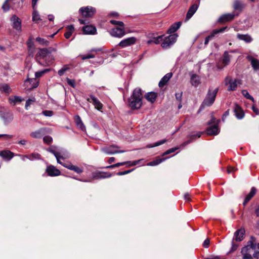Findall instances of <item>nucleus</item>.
I'll return each mask as SVG.
<instances>
[{
    "label": "nucleus",
    "instance_id": "ddd939ff",
    "mask_svg": "<svg viewBox=\"0 0 259 259\" xmlns=\"http://www.w3.org/2000/svg\"><path fill=\"white\" fill-rule=\"evenodd\" d=\"M112 174L107 172H103L100 171H96L92 174L93 179H103L105 178H110Z\"/></svg>",
    "mask_w": 259,
    "mask_h": 259
},
{
    "label": "nucleus",
    "instance_id": "49530a36",
    "mask_svg": "<svg viewBox=\"0 0 259 259\" xmlns=\"http://www.w3.org/2000/svg\"><path fill=\"white\" fill-rule=\"evenodd\" d=\"M35 101V99L34 98H32L31 99H28L25 104V108L28 109V107H29L31 105H32Z\"/></svg>",
    "mask_w": 259,
    "mask_h": 259
},
{
    "label": "nucleus",
    "instance_id": "7ed1b4c3",
    "mask_svg": "<svg viewBox=\"0 0 259 259\" xmlns=\"http://www.w3.org/2000/svg\"><path fill=\"white\" fill-rule=\"evenodd\" d=\"M218 90L219 89L218 88L215 89L213 91L209 90L205 98L201 105V109L204 108L206 106H210L212 105L214 102Z\"/></svg>",
    "mask_w": 259,
    "mask_h": 259
},
{
    "label": "nucleus",
    "instance_id": "f704fd0d",
    "mask_svg": "<svg viewBox=\"0 0 259 259\" xmlns=\"http://www.w3.org/2000/svg\"><path fill=\"white\" fill-rule=\"evenodd\" d=\"M157 97L156 94L154 92L148 93L145 95L146 99L151 103L154 102Z\"/></svg>",
    "mask_w": 259,
    "mask_h": 259
},
{
    "label": "nucleus",
    "instance_id": "58836bf2",
    "mask_svg": "<svg viewBox=\"0 0 259 259\" xmlns=\"http://www.w3.org/2000/svg\"><path fill=\"white\" fill-rule=\"evenodd\" d=\"M166 142V140H165V139L162 140H160L159 141H158V142L154 143L153 144H148L146 146V147L149 148H153L155 147L160 146V145L165 143Z\"/></svg>",
    "mask_w": 259,
    "mask_h": 259
},
{
    "label": "nucleus",
    "instance_id": "4d7b16f0",
    "mask_svg": "<svg viewBox=\"0 0 259 259\" xmlns=\"http://www.w3.org/2000/svg\"><path fill=\"white\" fill-rule=\"evenodd\" d=\"M178 148H172L170 149H168L164 153L163 155H167L172 152H174Z\"/></svg>",
    "mask_w": 259,
    "mask_h": 259
},
{
    "label": "nucleus",
    "instance_id": "f03ea898",
    "mask_svg": "<svg viewBox=\"0 0 259 259\" xmlns=\"http://www.w3.org/2000/svg\"><path fill=\"white\" fill-rule=\"evenodd\" d=\"M47 150L55 156L57 162L59 164H62L61 159H64L69 157V153L67 151L54 145L50 146Z\"/></svg>",
    "mask_w": 259,
    "mask_h": 259
},
{
    "label": "nucleus",
    "instance_id": "412c9836",
    "mask_svg": "<svg viewBox=\"0 0 259 259\" xmlns=\"http://www.w3.org/2000/svg\"><path fill=\"white\" fill-rule=\"evenodd\" d=\"M11 20L13 22V27L18 30H20L21 29V21L20 19L16 15H14L12 17Z\"/></svg>",
    "mask_w": 259,
    "mask_h": 259
},
{
    "label": "nucleus",
    "instance_id": "c85d7f7f",
    "mask_svg": "<svg viewBox=\"0 0 259 259\" xmlns=\"http://www.w3.org/2000/svg\"><path fill=\"white\" fill-rule=\"evenodd\" d=\"M237 38L239 40H243L246 43L251 42L252 41V38L249 34H237Z\"/></svg>",
    "mask_w": 259,
    "mask_h": 259
},
{
    "label": "nucleus",
    "instance_id": "c03bdc74",
    "mask_svg": "<svg viewBox=\"0 0 259 259\" xmlns=\"http://www.w3.org/2000/svg\"><path fill=\"white\" fill-rule=\"evenodd\" d=\"M50 71V69H45L43 70L36 72L35 76L36 77H39L41 76L44 73L48 72Z\"/></svg>",
    "mask_w": 259,
    "mask_h": 259
},
{
    "label": "nucleus",
    "instance_id": "09e8293b",
    "mask_svg": "<svg viewBox=\"0 0 259 259\" xmlns=\"http://www.w3.org/2000/svg\"><path fill=\"white\" fill-rule=\"evenodd\" d=\"M69 69V67L67 66H64L61 69H60L58 72V75L60 76H62L64 73L67 71Z\"/></svg>",
    "mask_w": 259,
    "mask_h": 259
},
{
    "label": "nucleus",
    "instance_id": "c9c22d12",
    "mask_svg": "<svg viewBox=\"0 0 259 259\" xmlns=\"http://www.w3.org/2000/svg\"><path fill=\"white\" fill-rule=\"evenodd\" d=\"M244 7V5L238 0H236L234 4V9L235 10L241 11Z\"/></svg>",
    "mask_w": 259,
    "mask_h": 259
},
{
    "label": "nucleus",
    "instance_id": "8fccbe9b",
    "mask_svg": "<svg viewBox=\"0 0 259 259\" xmlns=\"http://www.w3.org/2000/svg\"><path fill=\"white\" fill-rule=\"evenodd\" d=\"M43 140L45 143L49 144L52 143L53 139L51 137L47 136L44 137Z\"/></svg>",
    "mask_w": 259,
    "mask_h": 259
},
{
    "label": "nucleus",
    "instance_id": "423d86ee",
    "mask_svg": "<svg viewBox=\"0 0 259 259\" xmlns=\"http://www.w3.org/2000/svg\"><path fill=\"white\" fill-rule=\"evenodd\" d=\"M178 35L176 33L169 35L165 37L161 44V47L164 49H167L172 45L176 41Z\"/></svg>",
    "mask_w": 259,
    "mask_h": 259
},
{
    "label": "nucleus",
    "instance_id": "f8f14e48",
    "mask_svg": "<svg viewBox=\"0 0 259 259\" xmlns=\"http://www.w3.org/2000/svg\"><path fill=\"white\" fill-rule=\"evenodd\" d=\"M87 100L90 103H92L95 108L98 110H101L103 107V105L101 102L94 95L91 94L90 98H87Z\"/></svg>",
    "mask_w": 259,
    "mask_h": 259
},
{
    "label": "nucleus",
    "instance_id": "79ce46f5",
    "mask_svg": "<svg viewBox=\"0 0 259 259\" xmlns=\"http://www.w3.org/2000/svg\"><path fill=\"white\" fill-rule=\"evenodd\" d=\"M27 156H26V158L30 160L40 159V155L37 153H32Z\"/></svg>",
    "mask_w": 259,
    "mask_h": 259
},
{
    "label": "nucleus",
    "instance_id": "6e6d98bb",
    "mask_svg": "<svg viewBox=\"0 0 259 259\" xmlns=\"http://www.w3.org/2000/svg\"><path fill=\"white\" fill-rule=\"evenodd\" d=\"M66 80L69 85H70V86L74 88L75 87V83L74 80L70 79L68 78H67Z\"/></svg>",
    "mask_w": 259,
    "mask_h": 259
},
{
    "label": "nucleus",
    "instance_id": "a878e982",
    "mask_svg": "<svg viewBox=\"0 0 259 259\" xmlns=\"http://www.w3.org/2000/svg\"><path fill=\"white\" fill-rule=\"evenodd\" d=\"M83 33L85 34H95L97 30L95 27L92 25H86L82 28Z\"/></svg>",
    "mask_w": 259,
    "mask_h": 259
},
{
    "label": "nucleus",
    "instance_id": "4be33fe9",
    "mask_svg": "<svg viewBox=\"0 0 259 259\" xmlns=\"http://www.w3.org/2000/svg\"><path fill=\"white\" fill-rule=\"evenodd\" d=\"M245 233L244 229H240L237 230L234 235L233 240L236 241H241L243 239V236Z\"/></svg>",
    "mask_w": 259,
    "mask_h": 259
},
{
    "label": "nucleus",
    "instance_id": "4c0bfd02",
    "mask_svg": "<svg viewBox=\"0 0 259 259\" xmlns=\"http://www.w3.org/2000/svg\"><path fill=\"white\" fill-rule=\"evenodd\" d=\"M253 256L255 258H259V243L256 244L253 242Z\"/></svg>",
    "mask_w": 259,
    "mask_h": 259
},
{
    "label": "nucleus",
    "instance_id": "69168bd1",
    "mask_svg": "<svg viewBox=\"0 0 259 259\" xmlns=\"http://www.w3.org/2000/svg\"><path fill=\"white\" fill-rule=\"evenodd\" d=\"M0 137H4L5 139H8L12 138L13 136L7 134H0Z\"/></svg>",
    "mask_w": 259,
    "mask_h": 259
},
{
    "label": "nucleus",
    "instance_id": "1a4fd4ad",
    "mask_svg": "<svg viewBox=\"0 0 259 259\" xmlns=\"http://www.w3.org/2000/svg\"><path fill=\"white\" fill-rule=\"evenodd\" d=\"M118 147L115 145H111L109 147H104L102 150L107 154H114L115 153H124V150H118Z\"/></svg>",
    "mask_w": 259,
    "mask_h": 259
},
{
    "label": "nucleus",
    "instance_id": "bb28decb",
    "mask_svg": "<svg viewBox=\"0 0 259 259\" xmlns=\"http://www.w3.org/2000/svg\"><path fill=\"white\" fill-rule=\"evenodd\" d=\"M0 156L6 160H11L14 156V153L9 150H4L0 152Z\"/></svg>",
    "mask_w": 259,
    "mask_h": 259
},
{
    "label": "nucleus",
    "instance_id": "a211bd4d",
    "mask_svg": "<svg viewBox=\"0 0 259 259\" xmlns=\"http://www.w3.org/2000/svg\"><path fill=\"white\" fill-rule=\"evenodd\" d=\"M220 122V120H217L216 124H214L212 126L207 128V134L208 135H217L220 133V130L218 127V124Z\"/></svg>",
    "mask_w": 259,
    "mask_h": 259
},
{
    "label": "nucleus",
    "instance_id": "4468645a",
    "mask_svg": "<svg viewBox=\"0 0 259 259\" xmlns=\"http://www.w3.org/2000/svg\"><path fill=\"white\" fill-rule=\"evenodd\" d=\"M226 28L227 27H224L219 29H215L213 30L211 32L210 34L205 38L204 41V45H207L208 44L210 40H211L212 38H213L219 33L223 32L226 30Z\"/></svg>",
    "mask_w": 259,
    "mask_h": 259
},
{
    "label": "nucleus",
    "instance_id": "a19ab883",
    "mask_svg": "<svg viewBox=\"0 0 259 259\" xmlns=\"http://www.w3.org/2000/svg\"><path fill=\"white\" fill-rule=\"evenodd\" d=\"M11 0H6L3 4L2 6V9L3 10L4 12H6L10 10V6L9 2H10Z\"/></svg>",
    "mask_w": 259,
    "mask_h": 259
},
{
    "label": "nucleus",
    "instance_id": "ea45409f",
    "mask_svg": "<svg viewBox=\"0 0 259 259\" xmlns=\"http://www.w3.org/2000/svg\"><path fill=\"white\" fill-rule=\"evenodd\" d=\"M28 82L33 84L32 87L30 88V89L35 88L38 85V82L36 81V80L35 78L28 79L27 80L25 81V83H28Z\"/></svg>",
    "mask_w": 259,
    "mask_h": 259
},
{
    "label": "nucleus",
    "instance_id": "f3484780",
    "mask_svg": "<svg viewBox=\"0 0 259 259\" xmlns=\"http://www.w3.org/2000/svg\"><path fill=\"white\" fill-rule=\"evenodd\" d=\"M46 128H41L30 134V136L34 139H40L43 137L46 132Z\"/></svg>",
    "mask_w": 259,
    "mask_h": 259
},
{
    "label": "nucleus",
    "instance_id": "bf43d9fd",
    "mask_svg": "<svg viewBox=\"0 0 259 259\" xmlns=\"http://www.w3.org/2000/svg\"><path fill=\"white\" fill-rule=\"evenodd\" d=\"M133 170H125V171H120V172H118L116 175L117 176H122V175H126V174H129L130 172H131Z\"/></svg>",
    "mask_w": 259,
    "mask_h": 259
},
{
    "label": "nucleus",
    "instance_id": "37998d69",
    "mask_svg": "<svg viewBox=\"0 0 259 259\" xmlns=\"http://www.w3.org/2000/svg\"><path fill=\"white\" fill-rule=\"evenodd\" d=\"M36 40L42 45L48 46L49 44L48 41L40 37H37L36 38Z\"/></svg>",
    "mask_w": 259,
    "mask_h": 259
},
{
    "label": "nucleus",
    "instance_id": "2f4dec72",
    "mask_svg": "<svg viewBox=\"0 0 259 259\" xmlns=\"http://www.w3.org/2000/svg\"><path fill=\"white\" fill-rule=\"evenodd\" d=\"M231 58V56L229 54L228 52L226 51L224 52L222 58V63L224 66H226L229 64Z\"/></svg>",
    "mask_w": 259,
    "mask_h": 259
},
{
    "label": "nucleus",
    "instance_id": "9b49d317",
    "mask_svg": "<svg viewBox=\"0 0 259 259\" xmlns=\"http://www.w3.org/2000/svg\"><path fill=\"white\" fill-rule=\"evenodd\" d=\"M137 39L135 37H130L122 40L118 44V46L121 48H125L135 44Z\"/></svg>",
    "mask_w": 259,
    "mask_h": 259
},
{
    "label": "nucleus",
    "instance_id": "e433bc0d",
    "mask_svg": "<svg viewBox=\"0 0 259 259\" xmlns=\"http://www.w3.org/2000/svg\"><path fill=\"white\" fill-rule=\"evenodd\" d=\"M166 158H157L152 161H151L147 163L148 166H156L162 162L164 161Z\"/></svg>",
    "mask_w": 259,
    "mask_h": 259
},
{
    "label": "nucleus",
    "instance_id": "338daca9",
    "mask_svg": "<svg viewBox=\"0 0 259 259\" xmlns=\"http://www.w3.org/2000/svg\"><path fill=\"white\" fill-rule=\"evenodd\" d=\"M94 58H95V56L94 55L88 54L87 55L83 56L82 58L83 60H85V59Z\"/></svg>",
    "mask_w": 259,
    "mask_h": 259
},
{
    "label": "nucleus",
    "instance_id": "052dcab7",
    "mask_svg": "<svg viewBox=\"0 0 259 259\" xmlns=\"http://www.w3.org/2000/svg\"><path fill=\"white\" fill-rule=\"evenodd\" d=\"M175 96L176 99L179 102H181L182 100V93H176Z\"/></svg>",
    "mask_w": 259,
    "mask_h": 259
},
{
    "label": "nucleus",
    "instance_id": "f257e3e1",
    "mask_svg": "<svg viewBox=\"0 0 259 259\" xmlns=\"http://www.w3.org/2000/svg\"><path fill=\"white\" fill-rule=\"evenodd\" d=\"M143 95L141 89L136 88L133 92L132 95L128 99L129 106L133 109H138L142 105Z\"/></svg>",
    "mask_w": 259,
    "mask_h": 259
},
{
    "label": "nucleus",
    "instance_id": "6e6552de",
    "mask_svg": "<svg viewBox=\"0 0 259 259\" xmlns=\"http://www.w3.org/2000/svg\"><path fill=\"white\" fill-rule=\"evenodd\" d=\"M239 80L227 77L225 79V84L228 86V91H231L236 90Z\"/></svg>",
    "mask_w": 259,
    "mask_h": 259
},
{
    "label": "nucleus",
    "instance_id": "3c124183",
    "mask_svg": "<svg viewBox=\"0 0 259 259\" xmlns=\"http://www.w3.org/2000/svg\"><path fill=\"white\" fill-rule=\"evenodd\" d=\"M110 23L114 25H118L119 26L123 27L124 23L122 21H118L116 20H112L110 21Z\"/></svg>",
    "mask_w": 259,
    "mask_h": 259
},
{
    "label": "nucleus",
    "instance_id": "7c9ffc66",
    "mask_svg": "<svg viewBox=\"0 0 259 259\" xmlns=\"http://www.w3.org/2000/svg\"><path fill=\"white\" fill-rule=\"evenodd\" d=\"M182 23L178 22L173 24L167 30L168 33H172L176 32L181 26Z\"/></svg>",
    "mask_w": 259,
    "mask_h": 259
},
{
    "label": "nucleus",
    "instance_id": "cd10ccee",
    "mask_svg": "<svg viewBox=\"0 0 259 259\" xmlns=\"http://www.w3.org/2000/svg\"><path fill=\"white\" fill-rule=\"evenodd\" d=\"M172 76V74L171 73H168L166 74L160 80L159 82V87H163L164 86L166 83L169 81V80L171 78Z\"/></svg>",
    "mask_w": 259,
    "mask_h": 259
},
{
    "label": "nucleus",
    "instance_id": "5fc2aeb1",
    "mask_svg": "<svg viewBox=\"0 0 259 259\" xmlns=\"http://www.w3.org/2000/svg\"><path fill=\"white\" fill-rule=\"evenodd\" d=\"M62 165H63L64 167L71 170V166H72L73 164H72L71 163L69 162H62V164H61Z\"/></svg>",
    "mask_w": 259,
    "mask_h": 259
},
{
    "label": "nucleus",
    "instance_id": "13d9d810",
    "mask_svg": "<svg viewBox=\"0 0 259 259\" xmlns=\"http://www.w3.org/2000/svg\"><path fill=\"white\" fill-rule=\"evenodd\" d=\"M2 90L8 93L10 91V87L8 84H4L2 87Z\"/></svg>",
    "mask_w": 259,
    "mask_h": 259
},
{
    "label": "nucleus",
    "instance_id": "39448f33",
    "mask_svg": "<svg viewBox=\"0 0 259 259\" xmlns=\"http://www.w3.org/2000/svg\"><path fill=\"white\" fill-rule=\"evenodd\" d=\"M51 55V52L47 48L40 49L36 55V59L38 63L43 66H49V63L46 62L45 64L40 61V60L44 59Z\"/></svg>",
    "mask_w": 259,
    "mask_h": 259
},
{
    "label": "nucleus",
    "instance_id": "393cba45",
    "mask_svg": "<svg viewBox=\"0 0 259 259\" xmlns=\"http://www.w3.org/2000/svg\"><path fill=\"white\" fill-rule=\"evenodd\" d=\"M234 112L236 117L239 119H241L244 116V113L241 108L237 104H235Z\"/></svg>",
    "mask_w": 259,
    "mask_h": 259
},
{
    "label": "nucleus",
    "instance_id": "c756f323",
    "mask_svg": "<svg viewBox=\"0 0 259 259\" xmlns=\"http://www.w3.org/2000/svg\"><path fill=\"white\" fill-rule=\"evenodd\" d=\"M75 121L77 126L81 131H84L85 130V126L82 122L80 117L78 115L75 116Z\"/></svg>",
    "mask_w": 259,
    "mask_h": 259
},
{
    "label": "nucleus",
    "instance_id": "9d476101",
    "mask_svg": "<svg viewBox=\"0 0 259 259\" xmlns=\"http://www.w3.org/2000/svg\"><path fill=\"white\" fill-rule=\"evenodd\" d=\"M110 34L113 37L121 38L125 35V32L123 28L117 27L112 29L110 31Z\"/></svg>",
    "mask_w": 259,
    "mask_h": 259
},
{
    "label": "nucleus",
    "instance_id": "6ab92c4d",
    "mask_svg": "<svg viewBox=\"0 0 259 259\" xmlns=\"http://www.w3.org/2000/svg\"><path fill=\"white\" fill-rule=\"evenodd\" d=\"M235 14L234 13H228L223 15L218 20V22L221 23L229 21L234 19Z\"/></svg>",
    "mask_w": 259,
    "mask_h": 259
},
{
    "label": "nucleus",
    "instance_id": "a18cd8bd",
    "mask_svg": "<svg viewBox=\"0 0 259 259\" xmlns=\"http://www.w3.org/2000/svg\"><path fill=\"white\" fill-rule=\"evenodd\" d=\"M242 94L246 99H250L252 101L254 100L253 98L251 95H249V93L247 90H243L242 91Z\"/></svg>",
    "mask_w": 259,
    "mask_h": 259
},
{
    "label": "nucleus",
    "instance_id": "0e129e2a",
    "mask_svg": "<svg viewBox=\"0 0 259 259\" xmlns=\"http://www.w3.org/2000/svg\"><path fill=\"white\" fill-rule=\"evenodd\" d=\"M21 101V98L19 97L15 96L13 99L11 100V102L16 103Z\"/></svg>",
    "mask_w": 259,
    "mask_h": 259
},
{
    "label": "nucleus",
    "instance_id": "5701e85b",
    "mask_svg": "<svg viewBox=\"0 0 259 259\" xmlns=\"http://www.w3.org/2000/svg\"><path fill=\"white\" fill-rule=\"evenodd\" d=\"M198 8V6L197 4H194L190 7L186 15V21L189 20L193 16Z\"/></svg>",
    "mask_w": 259,
    "mask_h": 259
},
{
    "label": "nucleus",
    "instance_id": "2eb2a0df",
    "mask_svg": "<svg viewBox=\"0 0 259 259\" xmlns=\"http://www.w3.org/2000/svg\"><path fill=\"white\" fill-rule=\"evenodd\" d=\"M48 175L50 177H56L61 175V171L53 165H49L46 168Z\"/></svg>",
    "mask_w": 259,
    "mask_h": 259
},
{
    "label": "nucleus",
    "instance_id": "de8ad7c7",
    "mask_svg": "<svg viewBox=\"0 0 259 259\" xmlns=\"http://www.w3.org/2000/svg\"><path fill=\"white\" fill-rule=\"evenodd\" d=\"M70 167L71 170H73L77 174H80L83 171V170L81 168L73 165Z\"/></svg>",
    "mask_w": 259,
    "mask_h": 259
},
{
    "label": "nucleus",
    "instance_id": "20e7f679",
    "mask_svg": "<svg viewBox=\"0 0 259 259\" xmlns=\"http://www.w3.org/2000/svg\"><path fill=\"white\" fill-rule=\"evenodd\" d=\"M251 240L248 242L246 246L243 247L241 250V253L243 255L242 259H252V253L253 252V238H251Z\"/></svg>",
    "mask_w": 259,
    "mask_h": 259
},
{
    "label": "nucleus",
    "instance_id": "0eeeda50",
    "mask_svg": "<svg viewBox=\"0 0 259 259\" xmlns=\"http://www.w3.org/2000/svg\"><path fill=\"white\" fill-rule=\"evenodd\" d=\"M79 12L83 17L90 18L93 17L96 13V9L93 7L89 6L82 7L79 9Z\"/></svg>",
    "mask_w": 259,
    "mask_h": 259
},
{
    "label": "nucleus",
    "instance_id": "b1692460",
    "mask_svg": "<svg viewBox=\"0 0 259 259\" xmlns=\"http://www.w3.org/2000/svg\"><path fill=\"white\" fill-rule=\"evenodd\" d=\"M190 83L194 87H197L200 83V78L196 74H191L190 76Z\"/></svg>",
    "mask_w": 259,
    "mask_h": 259
},
{
    "label": "nucleus",
    "instance_id": "774afa93",
    "mask_svg": "<svg viewBox=\"0 0 259 259\" xmlns=\"http://www.w3.org/2000/svg\"><path fill=\"white\" fill-rule=\"evenodd\" d=\"M140 160H136V161H132V162L128 161L129 162H127V163H129V165L134 166V165H136L137 164H138L139 162L140 161Z\"/></svg>",
    "mask_w": 259,
    "mask_h": 259
},
{
    "label": "nucleus",
    "instance_id": "aec40b11",
    "mask_svg": "<svg viewBox=\"0 0 259 259\" xmlns=\"http://www.w3.org/2000/svg\"><path fill=\"white\" fill-rule=\"evenodd\" d=\"M247 58L250 62L253 70L255 71L259 70V60L251 56H247Z\"/></svg>",
    "mask_w": 259,
    "mask_h": 259
},
{
    "label": "nucleus",
    "instance_id": "dca6fc26",
    "mask_svg": "<svg viewBox=\"0 0 259 259\" xmlns=\"http://www.w3.org/2000/svg\"><path fill=\"white\" fill-rule=\"evenodd\" d=\"M0 117L4 120L5 124L11 122L13 119V114L9 112H5L0 111Z\"/></svg>",
    "mask_w": 259,
    "mask_h": 259
},
{
    "label": "nucleus",
    "instance_id": "864d4df0",
    "mask_svg": "<svg viewBox=\"0 0 259 259\" xmlns=\"http://www.w3.org/2000/svg\"><path fill=\"white\" fill-rule=\"evenodd\" d=\"M234 240L233 239L232 242L231 249L230 251H229V253H231V252L234 251L235 250H236L238 246V244H236L234 243Z\"/></svg>",
    "mask_w": 259,
    "mask_h": 259
},
{
    "label": "nucleus",
    "instance_id": "e2e57ef3",
    "mask_svg": "<svg viewBox=\"0 0 259 259\" xmlns=\"http://www.w3.org/2000/svg\"><path fill=\"white\" fill-rule=\"evenodd\" d=\"M210 241L208 239H206L204 240L203 243V246L205 248H208L209 244Z\"/></svg>",
    "mask_w": 259,
    "mask_h": 259
},
{
    "label": "nucleus",
    "instance_id": "680f3d73",
    "mask_svg": "<svg viewBox=\"0 0 259 259\" xmlns=\"http://www.w3.org/2000/svg\"><path fill=\"white\" fill-rule=\"evenodd\" d=\"M256 190L254 187H252L250 190V192L248 194V195H250L251 197H253L255 194L256 193Z\"/></svg>",
    "mask_w": 259,
    "mask_h": 259
},
{
    "label": "nucleus",
    "instance_id": "72a5a7b5",
    "mask_svg": "<svg viewBox=\"0 0 259 259\" xmlns=\"http://www.w3.org/2000/svg\"><path fill=\"white\" fill-rule=\"evenodd\" d=\"M153 33H149L147 37L149 38H152L154 44H158L162 40L163 35H159L156 37L153 36Z\"/></svg>",
    "mask_w": 259,
    "mask_h": 259
},
{
    "label": "nucleus",
    "instance_id": "603ef678",
    "mask_svg": "<svg viewBox=\"0 0 259 259\" xmlns=\"http://www.w3.org/2000/svg\"><path fill=\"white\" fill-rule=\"evenodd\" d=\"M42 114L48 117H51L53 115V112L51 110H45L42 112Z\"/></svg>",
    "mask_w": 259,
    "mask_h": 259
},
{
    "label": "nucleus",
    "instance_id": "473e14b6",
    "mask_svg": "<svg viewBox=\"0 0 259 259\" xmlns=\"http://www.w3.org/2000/svg\"><path fill=\"white\" fill-rule=\"evenodd\" d=\"M33 10L32 21L35 23H38L39 21L41 20V19L38 12L36 10V6L33 8Z\"/></svg>",
    "mask_w": 259,
    "mask_h": 259
}]
</instances>
